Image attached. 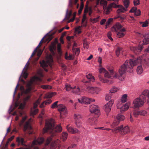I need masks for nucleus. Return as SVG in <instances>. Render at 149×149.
I'll return each mask as SVG.
<instances>
[{"mask_svg": "<svg viewBox=\"0 0 149 149\" xmlns=\"http://www.w3.org/2000/svg\"><path fill=\"white\" fill-rule=\"evenodd\" d=\"M141 61L139 58H137L136 59H130L129 62L126 61L124 63L121 65L118 70L119 74L117 73H114L113 69L109 70V72L107 71L105 68H102L99 69V72L101 73H104V77L108 78H111L112 75L114 74L113 77L117 78L120 80H122L123 79V75L124 74L128 69L132 70L133 66Z\"/></svg>", "mask_w": 149, "mask_h": 149, "instance_id": "1", "label": "nucleus"}, {"mask_svg": "<svg viewBox=\"0 0 149 149\" xmlns=\"http://www.w3.org/2000/svg\"><path fill=\"white\" fill-rule=\"evenodd\" d=\"M26 118V116L23 117L22 119L21 120L19 124V125L20 127L23 125V131L24 132H26L29 134H31L33 133V131L32 128L29 122V121L26 122L24 124Z\"/></svg>", "mask_w": 149, "mask_h": 149, "instance_id": "2", "label": "nucleus"}, {"mask_svg": "<svg viewBox=\"0 0 149 149\" xmlns=\"http://www.w3.org/2000/svg\"><path fill=\"white\" fill-rule=\"evenodd\" d=\"M54 126V122L52 119L47 120H45V125L43 129V133H45L49 132L51 134Z\"/></svg>", "mask_w": 149, "mask_h": 149, "instance_id": "3", "label": "nucleus"}, {"mask_svg": "<svg viewBox=\"0 0 149 149\" xmlns=\"http://www.w3.org/2000/svg\"><path fill=\"white\" fill-rule=\"evenodd\" d=\"M37 82V76L36 75L33 77L28 82L26 85V89L24 90L23 93L25 94H27L30 93V91L34 88V85Z\"/></svg>", "mask_w": 149, "mask_h": 149, "instance_id": "4", "label": "nucleus"}, {"mask_svg": "<svg viewBox=\"0 0 149 149\" xmlns=\"http://www.w3.org/2000/svg\"><path fill=\"white\" fill-rule=\"evenodd\" d=\"M54 33H52L49 34L47 35L44 37L40 41L39 45H38V59L40 57L42 54L43 50L41 49H39V47H40L41 45V44L44 41V42H49L53 38V35Z\"/></svg>", "mask_w": 149, "mask_h": 149, "instance_id": "5", "label": "nucleus"}, {"mask_svg": "<svg viewBox=\"0 0 149 149\" xmlns=\"http://www.w3.org/2000/svg\"><path fill=\"white\" fill-rule=\"evenodd\" d=\"M46 62L43 61L42 62H40L41 66L45 70L46 72L48 71L47 69L45 68L48 67V65L51 67L52 65L53 60L52 56L51 55L47 56L46 58Z\"/></svg>", "mask_w": 149, "mask_h": 149, "instance_id": "6", "label": "nucleus"}, {"mask_svg": "<svg viewBox=\"0 0 149 149\" xmlns=\"http://www.w3.org/2000/svg\"><path fill=\"white\" fill-rule=\"evenodd\" d=\"M62 129L60 125L56 126V127H54L51 136L49 137L47 139L46 143L45 144V147H46L48 146L50 142L52 139V137L55 135L56 132H60L62 131Z\"/></svg>", "mask_w": 149, "mask_h": 149, "instance_id": "7", "label": "nucleus"}, {"mask_svg": "<svg viewBox=\"0 0 149 149\" xmlns=\"http://www.w3.org/2000/svg\"><path fill=\"white\" fill-rule=\"evenodd\" d=\"M146 101L145 97L142 98L141 96L139 98H135L133 102V105L134 108L141 107L143 106Z\"/></svg>", "mask_w": 149, "mask_h": 149, "instance_id": "8", "label": "nucleus"}, {"mask_svg": "<svg viewBox=\"0 0 149 149\" xmlns=\"http://www.w3.org/2000/svg\"><path fill=\"white\" fill-rule=\"evenodd\" d=\"M114 100L111 99L103 107V109L106 112L107 116L111 111V107L114 103Z\"/></svg>", "mask_w": 149, "mask_h": 149, "instance_id": "9", "label": "nucleus"}, {"mask_svg": "<svg viewBox=\"0 0 149 149\" xmlns=\"http://www.w3.org/2000/svg\"><path fill=\"white\" fill-rule=\"evenodd\" d=\"M89 110L91 113H94V115H96V118H98L100 115V111L98 109L97 106L92 104L90 106Z\"/></svg>", "mask_w": 149, "mask_h": 149, "instance_id": "10", "label": "nucleus"}, {"mask_svg": "<svg viewBox=\"0 0 149 149\" xmlns=\"http://www.w3.org/2000/svg\"><path fill=\"white\" fill-rule=\"evenodd\" d=\"M117 120H115L112 123L111 126L112 127H114L119 123L120 121L123 120L125 119L124 116L120 114H118L116 116Z\"/></svg>", "mask_w": 149, "mask_h": 149, "instance_id": "11", "label": "nucleus"}, {"mask_svg": "<svg viewBox=\"0 0 149 149\" xmlns=\"http://www.w3.org/2000/svg\"><path fill=\"white\" fill-rule=\"evenodd\" d=\"M61 144L60 143V141L57 140L52 142L50 145V149H59L61 147Z\"/></svg>", "mask_w": 149, "mask_h": 149, "instance_id": "12", "label": "nucleus"}, {"mask_svg": "<svg viewBox=\"0 0 149 149\" xmlns=\"http://www.w3.org/2000/svg\"><path fill=\"white\" fill-rule=\"evenodd\" d=\"M16 142L18 146H26V145L25 144V141H24V139L22 137L19 136L17 137L16 139Z\"/></svg>", "mask_w": 149, "mask_h": 149, "instance_id": "13", "label": "nucleus"}, {"mask_svg": "<svg viewBox=\"0 0 149 149\" xmlns=\"http://www.w3.org/2000/svg\"><path fill=\"white\" fill-rule=\"evenodd\" d=\"M91 98H89L85 97H83L80 99H78L79 102L81 104H88L91 102Z\"/></svg>", "mask_w": 149, "mask_h": 149, "instance_id": "14", "label": "nucleus"}, {"mask_svg": "<svg viewBox=\"0 0 149 149\" xmlns=\"http://www.w3.org/2000/svg\"><path fill=\"white\" fill-rule=\"evenodd\" d=\"M37 100L33 104V107L31 108V114L32 116H34L37 113Z\"/></svg>", "mask_w": 149, "mask_h": 149, "instance_id": "15", "label": "nucleus"}, {"mask_svg": "<svg viewBox=\"0 0 149 149\" xmlns=\"http://www.w3.org/2000/svg\"><path fill=\"white\" fill-rule=\"evenodd\" d=\"M94 117L91 116L88 119V122L91 125H94L96 124V121L98 118H96V115H94Z\"/></svg>", "mask_w": 149, "mask_h": 149, "instance_id": "16", "label": "nucleus"}, {"mask_svg": "<svg viewBox=\"0 0 149 149\" xmlns=\"http://www.w3.org/2000/svg\"><path fill=\"white\" fill-rule=\"evenodd\" d=\"M122 27V26L120 24L118 23H117L114 26L111 28V30L112 31L114 30L116 32H118L122 29H121Z\"/></svg>", "mask_w": 149, "mask_h": 149, "instance_id": "17", "label": "nucleus"}, {"mask_svg": "<svg viewBox=\"0 0 149 149\" xmlns=\"http://www.w3.org/2000/svg\"><path fill=\"white\" fill-rule=\"evenodd\" d=\"M125 29L123 28L119 31L117 32V37L119 38H121L124 36L125 35Z\"/></svg>", "mask_w": 149, "mask_h": 149, "instance_id": "18", "label": "nucleus"}, {"mask_svg": "<svg viewBox=\"0 0 149 149\" xmlns=\"http://www.w3.org/2000/svg\"><path fill=\"white\" fill-rule=\"evenodd\" d=\"M130 131V129L127 126L123 127L121 128V131L120 132V134L122 135H124Z\"/></svg>", "mask_w": 149, "mask_h": 149, "instance_id": "19", "label": "nucleus"}, {"mask_svg": "<svg viewBox=\"0 0 149 149\" xmlns=\"http://www.w3.org/2000/svg\"><path fill=\"white\" fill-rule=\"evenodd\" d=\"M94 87L90 86H87L85 89V91L89 93L94 94Z\"/></svg>", "mask_w": 149, "mask_h": 149, "instance_id": "20", "label": "nucleus"}, {"mask_svg": "<svg viewBox=\"0 0 149 149\" xmlns=\"http://www.w3.org/2000/svg\"><path fill=\"white\" fill-rule=\"evenodd\" d=\"M42 72V70L41 69L38 70V81H42V78L43 76Z\"/></svg>", "mask_w": 149, "mask_h": 149, "instance_id": "21", "label": "nucleus"}, {"mask_svg": "<svg viewBox=\"0 0 149 149\" xmlns=\"http://www.w3.org/2000/svg\"><path fill=\"white\" fill-rule=\"evenodd\" d=\"M74 118L75 122L81 121V120L82 119V116L81 115L79 114L76 113L74 114Z\"/></svg>", "mask_w": 149, "mask_h": 149, "instance_id": "22", "label": "nucleus"}, {"mask_svg": "<svg viewBox=\"0 0 149 149\" xmlns=\"http://www.w3.org/2000/svg\"><path fill=\"white\" fill-rule=\"evenodd\" d=\"M72 92L75 94L79 95L80 94V89L79 87H77L76 88L75 86L73 88V89L71 91Z\"/></svg>", "mask_w": 149, "mask_h": 149, "instance_id": "23", "label": "nucleus"}, {"mask_svg": "<svg viewBox=\"0 0 149 149\" xmlns=\"http://www.w3.org/2000/svg\"><path fill=\"white\" fill-rule=\"evenodd\" d=\"M123 127V125H122L116 127L113 129L112 130V132H115L117 133L119 132L120 134V132L121 131V128Z\"/></svg>", "mask_w": 149, "mask_h": 149, "instance_id": "24", "label": "nucleus"}, {"mask_svg": "<svg viewBox=\"0 0 149 149\" xmlns=\"http://www.w3.org/2000/svg\"><path fill=\"white\" fill-rule=\"evenodd\" d=\"M141 95L146 96L148 98L147 101H149V91L148 89H145L141 93Z\"/></svg>", "mask_w": 149, "mask_h": 149, "instance_id": "25", "label": "nucleus"}, {"mask_svg": "<svg viewBox=\"0 0 149 149\" xmlns=\"http://www.w3.org/2000/svg\"><path fill=\"white\" fill-rule=\"evenodd\" d=\"M58 110L60 112L64 111L65 110V107L62 104H60L58 105Z\"/></svg>", "mask_w": 149, "mask_h": 149, "instance_id": "26", "label": "nucleus"}, {"mask_svg": "<svg viewBox=\"0 0 149 149\" xmlns=\"http://www.w3.org/2000/svg\"><path fill=\"white\" fill-rule=\"evenodd\" d=\"M103 9L104 10V13L107 15L109 14L111 10V9L109 6H108L107 7H104V8H103Z\"/></svg>", "mask_w": 149, "mask_h": 149, "instance_id": "27", "label": "nucleus"}, {"mask_svg": "<svg viewBox=\"0 0 149 149\" xmlns=\"http://www.w3.org/2000/svg\"><path fill=\"white\" fill-rule=\"evenodd\" d=\"M56 44L53 42H52L51 45L50 46L49 50L52 52H53L54 50H55L56 49Z\"/></svg>", "mask_w": 149, "mask_h": 149, "instance_id": "28", "label": "nucleus"}, {"mask_svg": "<svg viewBox=\"0 0 149 149\" xmlns=\"http://www.w3.org/2000/svg\"><path fill=\"white\" fill-rule=\"evenodd\" d=\"M68 136V133L67 132H63L62 133L61 139L63 141H64L67 139Z\"/></svg>", "mask_w": 149, "mask_h": 149, "instance_id": "29", "label": "nucleus"}, {"mask_svg": "<svg viewBox=\"0 0 149 149\" xmlns=\"http://www.w3.org/2000/svg\"><path fill=\"white\" fill-rule=\"evenodd\" d=\"M37 140H34L32 142L31 147L33 149H37Z\"/></svg>", "mask_w": 149, "mask_h": 149, "instance_id": "30", "label": "nucleus"}, {"mask_svg": "<svg viewBox=\"0 0 149 149\" xmlns=\"http://www.w3.org/2000/svg\"><path fill=\"white\" fill-rule=\"evenodd\" d=\"M143 42L144 44H147L149 43V35H147L146 36L143 40Z\"/></svg>", "mask_w": 149, "mask_h": 149, "instance_id": "31", "label": "nucleus"}, {"mask_svg": "<svg viewBox=\"0 0 149 149\" xmlns=\"http://www.w3.org/2000/svg\"><path fill=\"white\" fill-rule=\"evenodd\" d=\"M86 77L87 79H90V81L92 82H93L95 80L94 77L92 76L91 74H86Z\"/></svg>", "mask_w": 149, "mask_h": 149, "instance_id": "32", "label": "nucleus"}, {"mask_svg": "<svg viewBox=\"0 0 149 149\" xmlns=\"http://www.w3.org/2000/svg\"><path fill=\"white\" fill-rule=\"evenodd\" d=\"M120 103H118L117 104V107L118 109H120V111L121 112H123L125 111H126V110H125V108L124 107V106H120Z\"/></svg>", "mask_w": 149, "mask_h": 149, "instance_id": "33", "label": "nucleus"}, {"mask_svg": "<svg viewBox=\"0 0 149 149\" xmlns=\"http://www.w3.org/2000/svg\"><path fill=\"white\" fill-rule=\"evenodd\" d=\"M120 103H118L117 104V107L118 109H120V111L121 112H123L125 111H126V110H125V108L124 107V106H120Z\"/></svg>", "mask_w": 149, "mask_h": 149, "instance_id": "34", "label": "nucleus"}, {"mask_svg": "<svg viewBox=\"0 0 149 149\" xmlns=\"http://www.w3.org/2000/svg\"><path fill=\"white\" fill-rule=\"evenodd\" d=\"M136 72L138 74H141L143 72V68L141 65L139 66L136 69Z\"/></svg>", "mask_w": 149, "mask_h": 149, "instance_id": "35", "label": "nucleus"}, {"mask_svg": "<svg viewBox=\"0 0 149 149\" xmlns=\"http://www.w3.org/2000/svg\"><path fill=\"white\" fill-rule=\"evenodd\" d=\"M118 89L115 86L112 87L109 90V93H114L116 92Z\"/></svg>", "mask_w": 149, "mask_h": 149, "instance_id": "36", "label": "nucleus"}, {"mask_svg": "<svg viewBox=\"0 0 149 149\" xmlns=\"http://www.w3.org/2000/svg\"><path fill=\"white\" fill-rule=\"evenodd\" d=\"M123 1L124 6L126 8H127L128 7L130 3L129 0H123Z\"/></svg>", "mask_w": 149, "mask_h": 149, "instance_id": "37", "label": "nucleus"}, {"mask_svg": "<svg viewBox=\"0 0 149 149\" xmlns=\"http://www.w3.org/2000/svg\"><path fill=\"white\" fill-rule=\"evenodd\" d=\"M100 4L103 6V8L104 9V7H106L107 6V2L104 0H101Z\"/></svg>", "mask_w": 149, "mask_h": 149, "instance_id": "38", "label": "nucleus"}, {"mask_svg": "<svg viewBox=\"0 0 149 149\" xmlns=\"http://www.w3.org/2000/svg\"><path fill=\"white\" fill-rule=\"evenodd\" d=\"M56 94V93L55 92H52L47 94L46 95V97L47 98H51L54 96Z\"/></svg>", "mask_w": 149, "mask_h": 149, "instance_id": "39", "label": "nucleus"}, {"mask_svg": "<svg viewBox=\"0 0 149 149\" xmlns=\"http://www.w3.org/2000/svg\"><path fill=\"white\" fill-rule=\"evenodd\" d=\"M127 95L126 94H124L122 97L121 99V102L122 103L125 102L127 100Z\"/></svg>", "mask_w": 149, "mask_h": 149, "instance_id": "40", "label": "nucleus"}, {"mask_svg": "<svg viewBox=\"0 0 149 149\" xmlns=\"http://www.w3.org/2000/svg\"><path fill=\"white\" fill-rule=\"evenodd\" d=\"M65 58L66 60H70L73 59V56L72 55H69V56H68V53L66 52L65 54Z\"/></svg>", "mask_w": 149, "mask_h": 149, "instance_id": "41", "label": "nucleus"}, {"mask_svg": "<svg viewBox=\"0 0 149 149\" xmlns=\"http://www.w3.org/2000/svg\"><path fill=\"white\" fill-rule=\"evenodd\" d=\"M94 94H98L101 90L100 88L97 87H94Z\"/></svg>", "mask_w": 149, "mask_h": 149, "instance_id": "42", "label": "nucleus"}, {"mask_svg": "<svg viewBox=\"0 0 149 149\" xmlns=\"http://www.w3.org/2000/svg\"><path fill=\"white\" fill-rule=\"evenodd\" d=\"M68 10H67L66 11V18L67 19H68L70 17V16L72 14V11L71 10H70L69 13Z\"/></svg>", "mask_w": 149, "mask_h": 149, "instance_id": "43", "label": "nucleus"}, {"mask_svg": "<svg viewBox=\"0 0 149 149\" xmlns=\"http://www.w3.org/2000/svg\"><path fill=\"white\" fill-rule=\"evenodd\" d=\"M75 123L77 127L79 128L82 127V122L81 121H75Z\"/></svg>", "mask_w": 149, "mask_h": 149, "instance_id": "44", "label": "nucleus"}, {"mask_svg": "<svg viewBox=\"0 0 149 149\" xmlns=\"http://www.w3.org/2000/svg\"><path fill=\"white\" fill-rule=\"evenodd\" d=\"M41 87L44 89H51L52 88V87L48 85H41Z\"/></svg>", "mask_w": 149, "mask_h": 149, "instance_id": "45", "label": "nucleus"}, {"mask_svg": "<svg viewBox=\"0 0 149 149\" xmlns=\"http://www.w3.org/2000/svg\"><path fill=\"white\" fill-rule=\"evenodd\" d=\"M44 141V139L43 137L38 138V145H40Z\"/></svg>", "mask_w": 149, "mask_h": 149, "instance_id": "46", "label": "nucleus"}, {"mask_svg": "<svg viewBox=\"0 0 149 149\" xmlns=\"http://www.w3.org/2000/svg\"><path fill=\"white\" fill-rule=\"evenodd\" d=\"M109 6L110 7L111 9L112 7L114 8H119L120 6V5H117L114 3H112L110 4Z\"/></svg>", "mask_w": 149, "mask_h": 149, "instance_id": "47", "label": "nucleus"}, {"mask_svg": "<svg viewBox=\"0 0 149 149\" xmlns=\"http://www.w3.org/2000/svg\"><path fill=\"white\" fill-rule=\"evenodd\" d=\"M58 101H56L53 103L51 106V107L52 109H54L56 108H58V105L57 103Z\"/></svg>", "mask_w": 149, "mask_h": 149, "instance_id": "48", "label": "nucleus"}, {"mask_svg": "<svg viewBox=\"0 0 149 149\" xmlns=\"http://www.w3.org/2000/svg\"><path fill=\"white\" fill-rule=\"evenodd\" d=\"M122 48L120 47H118L117 48L116 51V54L117 56H118L119 55L120 53V51L122 50Z\"/></svg>", "mask_w": 149, "mask_h": 149, "instance_id": "49", "label": "nucleus"}, {"mask_svg": "<svg viewBox=\"0 0 149 149\" xmlns=\"http://www.w3.org/2000/svg\"><path fill=\"white\" fill-rule=\"evenodd\" d=\"M57 49L59 54H61V45L60 43H58L57 45Z\"/></svg>", "mask_w": 149, "mask_h": 149, "instance_id": "50", "label": "nucleus"}, {"mask_svg": "<svg viewBox=\"0 0 149 149\" xmlns=\"http://www.w3.org/2000/svg\"><path fill=\"white\" fill-rule=\"evenodd\" d=\"M149 23V20H147L144 22H142V27H146L148 26V24Z\"/></svg>", "mask_w": 149, "mask_h": 149, "instance_id": "51", "label": "nucleus"}, {"mask_svg": "<svg viewBox=\"0 0 149 149\" xmlns=\"http://www.w3.org/2000/svg\"><path fill=\"white\" fill-rule=\"evenodd\" d=\"M104 83H107L108 84H111L113 83V82L111 80H109L107 79H104L102 82Z\"/></svg>", "mask_w": 149, "mask_h": 149, "instance_id": "52", "label": "nucleus"}, {"mask_svg": "<svg viewBox=\"0 0 149 149\" xmlns=\"http://www.w3.org/2000/svg\"><path fill=\"white\" fill-rule=\"evenodd\" d=\"M66 128L68 132L72 134V129L73 127H72L70 126L69 125H68L66 127Z\"/></svg>", "mask_w": 149, "mask_h": 149, "instance_id": "53", "label": "nucleus"}, {"mask_svg": "<svg viewBox=\"0 0 149 149\" xmlns=\"http://www.w3.org/2000/svg\"><path fill=\"white\" fill-rule=\"evenodd\" d=\"M73 88L72 87H71L70 85L69 84H67L65 85L66 90L67 91H69L70 90L73 89Z\"/></svg>", "mask_w": 149, "mask_h": 149, "instance_id": "54", "label": "nucleus"}, {"mask_svg": "<svg viewBox=\"0 0 149 149\" xmlns=\"http://www.w3.org/2000/svg\"><path fill=\"white\" fill-rule=\"evenodd\" d=\"M113 20V19L112 18H110L108 20L106 23V24L105 25L106 26L105 28L106 29L107 28V26L110 24V23Z\"/></svg>", "mask_w": 149, "mask_h": 149, "instance_id": "55", "label": "nucleus"}, {"mask_svg": "<svg viewBox=\"0 0 149 149\" xmlns=\"http://www.w3.org/2000/svg\"><path fill=\"white\" fill-rule=\"evenodd\" d=\"M131 49L135 53H136L137 52H138V48L136 47H132L131 48Z\"/></svg>", "mask_w": 149, "mask_h": 149, "instance_id": "56", "label": "nucleus"}, {"mask_svg": "<svg viewBox=\"0 0 149 149\" xmlns=\"http://www.w3.org/2000/svg\"><path fill=\"white\" fill-rule=\"evenodd\" d=\"M119 8L122 11V13L124 12L125 11L127 10V8H125L122 6H120L119 7Z\"/></svg>", "mask_w": 149, "mask_h": 149, "instance_id": "57", "label": "nucleus"}, {"mask_svg": "<svg viewBox=\"0 0 149 149\" xmlns=\"http://www.w3.org/2000/svg\"><path fill=\"white\" fill-rule=\"evenodd\" d=\"M140 115L145 116L147 115V112L145 110L139 111Z\"/></svg>", "mask_w": 149, "mask_h": 149, "instance_id": "58", "label": "nucleus"}, {"mask_svg": "<svg viewBox=\"0 0 149 149\" xmlns=\"http://www.w3.org/2000/svg\"><path fill=\"white\" fill-rule=\"evenodd\" d=\"M133 115L134 117L137 118L138 116L140 115L139 111H135L133 112Z\"/></svg>", "mask_w": 149, "mask_h": 149, "instance_id": "59", "label": "nucleus"}, {"mask_svg": "<svg viewBox=\"0 0 149 149\" xmlns=\"http://www.w3.org/2000/svg\"><path fill=\"white\" fill-rule=\"evenodd\" d=\"M45 113V112L44 109H42L41 111V113L39 115V116H38V118H39L41 119L42 118V116Z\"/></svg>", "mask_w": 149, "mask_h": 149, "instance_id": "60", "label": "nucleus"}, {"mask_svg": "<svg viewBox=\"0 0 149 149\" xmlns=\"http://www.w3.org/2000/svg\"><path fill=\"white\" fill-rule=\"evenodd\" d=\"M111 94H109L106 95L105 99L107 101H108L111 99Z\"/></svg>", "mask_w": 149, "mask_h": 149, "instance_id": "61", "label": "nucleus"}, {"mask_svg": "<svg viewBox=\"0 0 149 149\" xmlns=\"http://www.w3.org/2000/svg\"><path fill=\"white\" fill-rule=\"evenodd\" d=\"M130 105V102H128L125 105H123L124 107L125 108V110H127L129 107V106Z\"/></svg>", "mask_w": 149, "mask_h": 149, "instance_id": "62", "label": "nucleus"}, {"mask_svg": "<svg viewBox=\"0 0 149 149\" xmlns=\"http://www.w3.org/2000/svg\"><path fill=\"white\" fill-rule=\"evenodd\" d=\"M141 13V11L139 9H136L134 13V14L136 16H139L140 15Z\"/></svg>", "mask_w": 149, "mask_h": 149, "instance_id": "63", "label": "nucleus"}, {"mask_svg": "<svg viewBox=\"0 0 149 149\" xmlns=\"http://www.w3.org/2000/svg\"><path fill=\"white\" fill-rule=\"evenodd\" d=\"M72 131V134H73L77 133L79 132V131L77 129L74 128H73Z\"/></svg>", "mask_w": 149, "mask_h": 149, "instance_id": "64", "label": "nucleus"}]
</instances>
